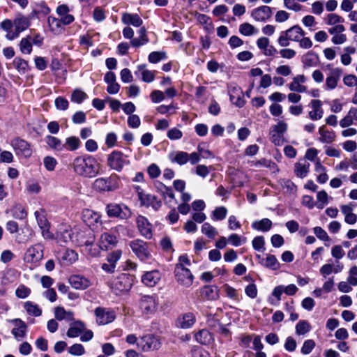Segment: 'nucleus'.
<instances>
[{
    "instance_id": "nucleus-13",
    "label": "nucleus",
    "mask_w": 357,
    "mask_h": 357,
    "mask_svg": "<svg viewBox=\"0 0 357 357\" xmlns=\"http://www.w3.org/2000/svg\"><path fill=\"white\" fill-rule=\"evenodd\" d=\"M342 73V70L339 68L331 69L326 78V82L324 86V89L326 91L335 89L337 86Z\"/></svg>"
},
{
    "instance_id": "nucleus-16",
    "label": "nucleus",
    "mask_w": 357,
    "mask_h": 357,
    "mask_svg": "<svg viewBox=\"0 0 357 357\" xmlns=\"http://www.w3.org/2000/svg\"><path fill=\"white\" fill-rule=\"evenodd\" d=\"M12 146L18 155L29 157L31 155L30 145L24 139L16 138L12 141Z\"/></svg>"
},
{
    "instance_id": "nucleus-38",
    "label": "nucleus",
    "mask_w": 357,
    "mask_h": 357,
    "mask_svg": "<svg viewBox=\"0 0 357 357\" xmlns=\"http://www.w3.org/2000/svg\"><path fill=\"white\" fill-rule=\"evenodd\" d=\"M137 68L139 71H142V79L144 82L151 83L155 79L156 73L155 70L146 69L144 65L138 66Z\"/></svg>"
},
{
    "instance_id": "nucleus-59",
    "label": "nucleus",
    "mask_w": 357,
    "mask_h": 357,
    "mask_svg": "<svg viewBox=\"0 0 357 357\" xmlns=\"http://www.w3.org/2000/svg\"><path fill=\"white\" fill-rule=\"evenodd\" d=\"M13 216L19 220H22L26 218L27 213L24 207L21 205H15L13 209Z\"/></svg>"
},
{
    "instance_id": "nucleus-37",
    "label": "nucleus",
    "mask_w": 357,
    "mask_h": 357,
    "mask_svg": "<svg viewBox=\"0 0 357 357\" xmlns=\"http://www.w3.org/2000/svg\"><path fill=\"white\" fill-rule=\"evenodd\" d=\"M202 296L208 300H216L218 295V289L215 286H205L202 291Z\"/></svg>"
},
{
    "instance_id": "nucleus-28",
    "label": "nucleus",
    "mask_w": 357,
    "mask_h": 357,
    "mask_svg": "<svg viewBox=\"0 0 357 357\" xmlns=\"http://www.w3.org/2000/svg\"><path fill=\"white\" fill-rule=\"evenodd\" d=\"M344 268V265L339 262L338 261H336L335 264H326L323 265L320 268V273L324 276L326 277L327 275H329L332 273H338L341 272Z\"/></svg>"
},
{
    "instance_id": "nucleus-54",
    "label": "nucleus",
    "mask_w": 357,
    "mask_h": 357,
    "mask_svg": "<svg viewBox=\"0 0 357 357\" xmlns=\"http://www.w3.org/2000/svg\"><path fill=\"white\" fill-rule=\"evenodd\" d=\"M119 177L115 174L106 178L108 191H113L119 188Z\"/></svg>"
},
{
    "instance_id": "nucleus-61",
    "label": "nucleus",
    "mask_w": 357,
    "mask_h": 357,
    "mask_svg": "<svg viewBox=\"0 0 357 357\" xmlns=\"http://www.w3.org/2000/svg\"><path fill=\"white\" fill-rule=\"evenodd\" d=\"M93 187L99 191H108L106 178L101 177L96 179L93 182Z\"/></svg>"
},
{
    "instance_id": "nucleus-4",
    "label": "nucleus",
    "mask_w": 357,
    "mask_h": 357,
    "mask_svg": "<svg viewBox=\"0 0 357 357\" xmlns=\"http://www.w3.org/2000/svg\"><path fill=\"white\" fill-rule=\"evenodd\" d=\"M130 161L128 156L119 151H114L107 155V166L118 172H120L124 166L128 165Z\"/></svg>"
},
{
    "instance_id": "nucleus-20",
    "label": "nucleus",
    "mask_w": 357,
    "mask_h": 357,
    "mask_svg": "<svg viewBox=\"0 0 357 357\" xmlns=\"http://www.w3.org/2000/svg\"><path fill=\"white\" fill-rule=\"evenodd\" d=\"M345 28L342 24L335 25L329 29L328 32L333 35L332 42L335 45L343 44L347 40V36L343 32Z\"/></svg>"
},
{
    "instance_id": "nucleus-52",
    "label": "nucleus",
    "mask_w": 357,
    "mask_h": 357,
    "mask_svg": "<svg viewBox=\"0 0 357 357\" xmlns=\"http://www.w3.org/2000/svg\"><path fill=\"white\" fill-rule=\"evenodd\" d=\"M13 65L20 73H25L28 69V62L21 58H15L13 61Z\"/></svg>"
},
{
    "instance_id": "nucleus-33",
    "label": "nucleus",
    "mask_w": 357,
    "mask_h": 357,
    "mask_svg": "<svg viewBox=\"0 0 357 357\" xmlns=\"http://www.w3.org/2000/svg\"><path fill=\"white\" fill-rule=\"evenodd\" d=\"M195 337L197 342L202 344H209L213 341L212 334L206 329L199 331L195 333Z\"/></svg>"
},
{
    "instance_id": "nucleus-21",
    "label": "nucleus",
    "mask_w": 357,
    "mask_h": 357,
    "mask_svg": "<svg viewBox=\"0 0 357 357\" xmlns=\"http://www.w3.org/2000/svg\"><path fill=\"white\" fill-rule=\"evenodd\" d=\"M272 15L271 8L267 6H261L255 8L251 13V16L258 22H265L268 20Z\"/></svg>"
},
{
    "instance_id": "nucleus-25",
    "label": "nucleus",
    "mask_w": 357,
    "mask_h": 357,
    "mask_svg": "<svg viewBox=\"0 0 357 357\" xmlns=\"http://www.w3.org/2000/svg\"><path fill=\"white\" fill-rule=\"evenodd\" d=\"M196 321L195 315L192 312H187L181 315L176 320V326L183 329L191 328Z\"/></svg>"
},
{
    "instance_id": "nucleus-56",
    "label": "nucleus",
    "mask_w": 357,
    "mask_h": 357,
    "mask_svg": "<svg viewBox=\"0 0 357 357\" xmlns=\"http://www.w3.org/2000/svg\"><path fill=\"white\" fill-rule=\"evenodd\" d=\"M227 210L225 206L217 207L213 211V219L215 220H222L225 218Z\"/></svg>"
},
{
    "instance_id": "nucleus-48",
    "label": "nucleus",
    "mask_w": 357,
    "mask_h": 357,
    "mask_svg": "<svg viewBox=\"0 0 357 357\" xmlns=\"http://www.w3.org/2000/svg\"><path fill=\"white\" fill-rule=\"evenodd\" d=\"M34 215L37 221L38 225L39 226L40 228L44 227H45L46 225L50 224L46 218L44 210L40 209L38 211H36L34 212Z\"/></svg>"
},
{
    "instance_id": "nucleus-18",
    "label": "nucleus",
    "mask_w": 357,
    "mask_h": 357,
    "mask_svg": "<svg viewBox=\"0 0 357 357\" xmlns=\"http://www.w3.org/2000/svg\"><path fill=\"white\" fill-rule=\"evenodd\" d=\"M30 24L31 22L29 17L18 15L14 20V25L17 33L15 35H10V33L7 34V38L12 40L14 38L17 37L18 33L26 29L30 26Z\"/></svg>"
},
{
    "instance_id": "nucleus-26",
    "label": "nucleus",
    "mask_w": 357,
    "mask_h": 357,
    "mask_svg": "<svg viewBox=\"0 0 357 357\" xmlns=\"http://www.w3.org/2000/svg\"><path fill=\"white\" fill-rule=\"evenodd\" d=\"M86 329L85 324L77 320L70 324V327L66 333L68 337L73 338L79 336Z\"/></svg>"
},
{
    "instance_id": "nucleus-23",
    "label": "nucleus",
    "mask_w": 357,
    "mask_h": 357,
    "mask_svg": "<svg viewBox=\"0 0 357 357\" xmlns=\"http://www.w3.org/2000/svg\"><path fill=\"white\" fill-rule=\"evenodd\" d=\"M161 273L158 270L145 273L142 277V282L147 287L155 286L161 279Z\"/></svg>"
},
{
    "instance_id": "nucleus-57",
    "label": "nucleus",
    "mask_w": 357,
    "mask_h": 357,
    "mask_svg": "<svg viewBox=\"0 0 357 357\" xmlns=\"http://www.w3.org/2000/svg\"><path fill=\"white\" fill-rule=\"evenodd\" d=\"M166 59V54L163 52H152L149 55V61L152 63H156Z\"/></svg>"
},
{
    "instance_id": "nucleus-62",
    "label": "nucleus",
    "mask_w": 357,
    "mask_h": 357,
    "mask_svg": "<svg viewBox=\"0 0 357 357\" xmlns=\"http://www.w3.org/2000/svg\"><path fill=\"white\" fill-rule=\"evenodd\" d=\"M314 234L316 235V236L324 241H331V238L328 235L327 232L321 227H315L313 229Z\"/></svg>"
},
{
    "instance_id": "nucleus-36",
    "label": "nucleus",
    "mask_w": 357,
    "mask_h": 357,
    "mask_svg": "<svg viewBox=\"0 0 357 357\" xmlns=\"http://www.w3.org/2000/svg\"><path fill=\"white\" fill-rule=\"evenodd\" d=\"M310 165L307 161H299L295 164L294 172L297 176L305 178L309 172Z\"/></svg>"
},
{
    "instance_id": "nucleus-17",
    "label": "nucleus",
    "mask_w": 357,
    "mask_h": 357,
    "mask_svg": "<svg viewBox=\"0 0 357 357\" xmlns=\"http://www.w3.org/2000/svg\"><path fill=\"white\" fill-rule=\"evenodd\" d=\"M14 325L11 333L17 341L22 340L26 334L27 326L26 323L20 319H14L10 321Z\"/></svg>"
},
{
    "instance_id": "nucleus-22",
    "label": "nucleus",
    "mask_w": 357,
    "mask_h": 357,
    "mask_svg": "<svg viewBox=\"0 0 357 357\" xmlns=\"http://www.w3.org/2000/svg\"><path fill=\"white\" fill-rule=\"evenodd\" d=\"M69 282L71 286L75 289H86L91 285V282L89 279L80 275H74L69 278Z\"/></svg>"
},
{
    "instance_id": "nucleus-41",
    "label": "nucleus",
    "mask_w": 357,
    "mask_h": 357,
    "mask_svg": "<svg viewBox=\"0 0 357 357\" xmlns=\"http://www.w3.org/2000/svg\"><path fill=\"white\" fill-rule=\"evenodd\" d=\"M272 225V222L268 218H264L259 221H255L252 224V227L253 229L256 230H260L262 231H268Z\"/></svg>"
},
{
    "instance_id": "nucleus-8",
    "label": "nucleus",
    "mask_w": 357,
    "mask_h": 357,
    "mask_svg": "<svg viewBox=\"0 0 357 357\" xmlns=\"http://www.w3.org/2000/svg\"><path fill=\"white\" fill-rule=\"evenodd\" d=\"M174 273L176 280L179 284L185 287L192 285L194 276L190 271L184 267L183 264H177L176 266Z\"/></svg>"
},
{
    "instance_id": "nucleus-64",
    "label": "nucleus",
    "mask_w": 357,
    "mask_h": 357,
    "mask_svg": "<svg viewBox=\"0 0 357 357\" xmlns=\"http://www.w3.org/2000/svg\"><path fill=\"white\" fill-rule=\"evenodd\" d=\"M86 98V94L79 89H75L71 96V100L77 103H81Z\"/></svg>"
},
{
    "instance_id": "nucleus-47",
    "label": "nucleus",
    "mask_w": 357,
    "mask_h": 357,
    "mask_svg": "<svg viewBox=\"0 0 357 357\" xmlns=\"http://www.w3.org/2000/svg\"><path fill=\"white\" fill-rule=\"evenodd\" d=\"M328 203V195L325 190H321L317 192L316 206L322 209Z\"/></svg>"
},
{
    "instance_id": "nucleus-60",
    "label": "nucleus",
    "mask_w": 357,
    "mask_h": 357,
    "mask_svg": "<svg viewBox=\"0 0 357 357\" xmlns=\"http://www.w3.org/2000/svg\"><path fill=\"white\" fill-rule=\"evenodd\" d=\"M228 242L234 246H239L246 242L245 238H242L236 234H232L228 237Z\"/></svg>"
},
{
    "instance_id": "nucleus-53",
    "label": "nucleus",
    "mask_w": 357,
    "mask_h": 357,
    "mask_svg": "<svg viewBox=\"0 0 357 357\" xmlns=\"http://www.w3.org/2000/svg\"><path fill=\"white\" fill-rule=\"evenodd\" d=\"M30 288L24 284H20L15 290V296L19 298H26L31 294Z\"/></svg>"
},
{
    "instance_id": "nucleus-49",
    "label": "nucleus",
    "mask_w": 357,
    "mask_h": 357,
    "mask_svg": "<svg viewBox=\"0 0 357 357\" xmlns=\"http://www.w3.org/2000/svg\"><path fill=\"white\" fill-rule=\"evenodd\" d=\"M139 36L138 38H134L131 40V44L134 47L141 46L148 42L146 35V29L142 27L139 31Z\"/></svg>"
},
{
    "instance_id": "nucleus-10",
    "label": "nucleus",
    "mask_w": 357,
    "mask_h": 357,
    "mask_svg": "<svg viewBox=\"0 0 357 357\" xmlns=\"http://www.w3.org/2000/svg\"><path fill=\"white\" fill-rule=\"evenodd\" d=\"M82 218L83 222L93 230L98 229L102 225L101 215L89 208L82 211Z\"/></svg>"
},
{
    "instance_id": "nucleus-29",
    "label": "nucleus",
    "mask_w": 357,
    "mask_h": 357,
    "mask_svg": "<svg viewBox=\"0 0 357 357\" xmlns=\"http://www.w3.org/2000/svg\"><path fill=\"white\" fill-rule=\"evenodd\" d=\"M231 101L238 107H243L245 101L243 98V92L238 86H234L229 91Z\"/></svg>"
},
{
    "instance_id": "nucleus-50",
    "label": "nucleus",
    "mask_w": 357,
    "mask_h": 357,
    "mask_svg": "<svg viewBox=\"0 0 357 357\" xmlns=\"http://www.w3.org/2000/svg\"><path fill=\"white\" fill-rule=\"evenodd\" d=\"M202 232L210 238H213L218 234L217 229L208 222H205L202 226Z\"/></svg>"
},
{
    "instance_id": "nucleus-24",
    "label": "nucleus",
    "mask_w": 357,
    "mask_h": 357,
    "mask_svg": "<svg viewBox=\"0 0 357 357\" xmlns=\"http://www.w3.org/2000/svg\"><path fill=\"white\" fill-rule=\"evenodd\" d=\"M136 221L140 234L146 238L150 239L152 236V231L151 225L148 220L142 215H139Z\"/></svg>"
},
{
    "instance_id": "nucleus-32",
    "label": "nucleus",
    "mask_w": 357,
    "mask_h": 357,
    "mask_svg": "<svg viewBox=\"0 0 357 357\" xmlns=\"http://www.w3.org/2000/svg\"><path fill=\"white\" fill-rule=\"evenodd\" d=\"M54 317L59 321H73L74 313L72 311L66 310L63 307L58 306L54 309Z\"/></svg>"
},
{
    "instance_id": "nucleus-5",
    "label": "nucleus",
    "mask_w": 357,
    "mask_h": 357,
    "mask_svg": "<svg viewBox=\"0 0 357 357\" xmlns=\"http://www.w3.org/2000/svg\"><path fill=\"white\" fill-rule=\"evenodd\" d=\"M129 246L140 260L146 261L151 259V255L146 242L141 239H135L129 243Z\"/></svg>"
},
{
    "instance_id": "nucleus-1",
    "label": "nucleus",
    "mask_w": 357,
    "mask_h": 357,
    "mask_svg": "<svg viewBox=\"0 0 357 357\" xmlns=\"http://www.w3.org/2000/svg\"><path fill=\"white\" fill-rule=\"evenodd\" d=\"M72 167L75 174L85 178H94L100 173V163L92 155H85L76 157Z\"/></svg>"
},
{
    "instance_id": "nucleus-43",
    "label": "nucleus",
    "mask_w": 357,
    "mask_h": 357,
    "mask_svg": "<svg viewBox=\"0 0 357 357\" xmlns=\"http://www.w3.org/2000/svg\"><path fill=\"white\" fill-rule=\"evenodd\" d=\"M78 259V255L73 250H67L62 256L64 265H70Z\"/></svg>"
},
{
    "instance_id": "nucleus-30",
    "label": "nucleus",
    "mask_w": 357,
    "mask_h": 357,
    "mask_svg": "<svg viewBox=\"0 0 357 357\" xmlns=\"http://www.w3.org/2000/svg\"><path fill=\"white\" fill-rule=\"evenodd\" d=\"M121 21L124 24L132 25L139 27L142 24V20L137 14L124 13L122 14Z\"/></svg>"
},
{
    "instance_id": "nucleus-14",
    "label": "nucleus",
    "mask_w": 357,
    "mask_h": 357,
    "mask_svg": "<svg viewBox=\"0 0 357 357\" xmlns=\"http://www.w3.org/2000/svg\"><path fill=\"white\" fill-rule=\"evenodd\" d=\"M73 233L70 226L61 225L58 227L54 238L60 244L66 243L72 240Z\"/></svg>"
},
{
    "instance_id": "nucleus-12",
    "label": "nucleus",
    "mask_w": 357,
    "mask_h": 357,
    "mask_svg": "<svg viewBox=\"0 0 357 357\" xmlns=\"http://www.w3.org/2000/svg\"><path fill=\"white\" fill-rule=\"evenodd\" d=\"M137 347L142 351H149L151 350L158 349L160 347L159 339L153 335L149 334L143 336L137 343Z\"/></svg>"
},
{
    "instance_id": "nucleus-35",
    "label": "nucleus",
    "mask_w": 357,
    "mask_h": 357,
    "mask_svg": "<svg viewBox=\"0 0 357 357\" xmlns=\"http://www.w3.org/2000/svg\"><path fill=\"white\" fill-rule=\"evenodd\" d=\"M23 307L27 314L33 317H40L42 314L41 308L36 303L31 301H26L23 304Z\"/></svg>"
},
{
    "instance_id": "nucleus-27",
    "label": "nucleus",
    "mask_w": 357,
    "mask_h": 357,
    "mask_svg": "<svg viewBox=\"0 0 357 357\" xmlns=\"http://www.w3.org/2000/svg\"><path fill=\"white\" fill-rule=\"evenodd\" d=\"M318 132L320 136L319 140L323 144H331L335 140V132L327 129L326 126L319 127Z\"/></svg>"
},
{
    "instance_id": "nucleus-39",
    "label": "nucleus",
    "mask_w": 357,
    "mask_h": 357,
    "mask_svg": "<svg viewBox=\"0 0 357 357\" xmlns=\"http://www.w3.org/2000/svg\"><path fill=\"white\" fill-rule=\"evenodd\" d=\"M170 159L172 162L183 165L188 162L189 154L184 151H177L170 155Z\"/></svg>"
},
{
    "instance_id": "nucleus-63",
    "label": "nucleus",
    "mask_w": 357,
    "mask_h": 357,
    "mask_svg": "<svg viewBox=\"0 0 357 357\" xmlns=\"http://www.w3.org/2000/svg\"><path fill=\"white\" fill-rule=\"evenodd\" d=\"M68 352L73 356H82L85 353V349L82 344H74L69 347Z\"/></svg>"
},
{
    "instance_id": "nucleus-2",
    "label": "nucleus",
    "mask_w": 357,
    "mask_h": 357,
    "mask_svg": "<svg viewBox=\"0 0 357 357\" xmlns=\"http://www.w3.org/2000/svg\"><path fill=\"white\" fill-rule=\"evenodd\" d=\"M159 306L158 298L155 295H144L138 302V307L142 315L150 318L155 314Z\"/></svg>"
},
{
    "instance_id": "nucleus-3",
    "label": "nucleus",
    "mask_w": 357,
    "mask_h": 357,
    "mask_svg": "<svg viewBox=\"0 0 357 357\" xmlns=\"http://www.w3.org/2000/svg\"><path fill=\"white\" fill-rule=\"evenodd\" d=\"M133 283V276L127 273H121L113 278L109 283V287L116 294L119 295L128 291Z\"/></svg>"
},
{
    "instance_id": "nucleus-15",
    "label": "nucleus",
    "mask_w": 357,
    "mask_h": 357,
    "mask_svg": "<svg viewBox=\"0 0 357 357\" xmlns=\"http://www.w3.org/2000/svg\"><path fill=\"white\" fill-rule=\"evenodd\" d=\"M118 243L117 237L111 232L102 233L99 238V248L102 250H109L114 248Z\"/></svg>"
},
{
    "instance_id": "nucleus-40",
    "label": "nucleus",
    "mask_w": 357,
    "mask_h": 357,
    "mask_svg": "<svg viewBox=\"0 0 357 357\" xmlns=\"http://www.w3.org/2000/svg\"><path fill=\"white\" fill-rule=\"evenodd\" d=\"M45 140L46 144L54 150L62 151L65 147V144H63L61 141L55 137L47 135Z\"/></svg>"
},
{
    "instance_id": "nucleus-9",
    "label": "nucleus",
    "mask_w": 357,
    "mask_h": 357,
    "mask_svg": "<svg viewBox=\"0 0 357 357\" xmlns=\"http://www.w3.org/2000/svg\"><path fill=\"white\" fill-rule=\"evenodd\" d=\"M43 258V245L37 243L27 248L24 255V260L27 264L36 265Z\"/></svg>"
},
{
    "instance_id": "nucleus-55",
    "label": "nucleus",
    "mask_w": 357,
    "mask_h": 357,
    "mask_svg": "<svg viewBox=\"0 0 357 357\" xmlns=\"http://www.w3.org/2000/svg\"><path fill=\"white\" fill-rule=\"evenodd\" d=\"M197 20L202 24L205 25V28L206 29H210L213 26L211 18L204 14L197 13L196 14Z\"/></svg>"
},
{
    "instance_id": "nucleus-46",
    "label": "nucleus",
    "mask_w": 357,
    "mask_h": 357,
    "mask_svg": "<svg viewBox=\"0 0 357 357\" xmlns=\"http://www.w3.org/2000/svg\"><path fill=\"white\" fill-rule=\"evenodd\" d=\"M310 324L305 320H300L296 325V333L298 335H303L310 330Z\"/></svg>"
},
{
    "instance_id": "nucleus-45",
    "label": "nucleus",
    "mask_w": 357,
    "mask_h": 357,
    "mask_svg": "<svg viewBox=\"0 0 357 357\" xmlns=\"http://www.w3.org/2000/svg\"><path fill=\"white\" fill-rule=\"evenodd\" d=\"M50 31L55 34H59L63 30L61 22L60 20L54 17H49L47 19Z\"/></svg>"
},
{
    "instance_id": "nucleus-42",
    "label": "nucleus",
    "mask_w": 357,
    "mask_h": 357,
    "mask_svg": "<svg viewBox=\"0 0 357 357\" xmlns=\"http://www.w3.org/2000/svg\"><path fill=\"white\" fill-rule=\"evenodd\" d=\"M315 172L319 174L317 176V181L319 183H325L328 179V176L326 172V168L321 164L319 160H317L315 164Z\"/></svg>"
},
{
    "instance_id": "nucleus-51",
    "label": "nucleus",
    "mask_w": 357,
    "mask_h": 357,
    "mask_svg": "<svg viewBox=\"0 0 357 357\" xmlns=\"http://www.w3.org/2000/svg\"><path fill=\"white\" fill-rule=\"evenodd\" d=\"M20 51L23 54H30L32 51V43L31 37H26L22 39L20 44Z\"/></svg>"
},
{
    "instance_id": "nucleus-34",
    "label": "nucleus",
    "mask_w": 357,
    "mask_h": 357,
    "mask_svg": "<svg viewBox=\"0 0 357 357\" xmlns=\"http://www.w3.org/2000/svg\"><path fill=\"white\" fill-rule=\"evenodd\" d=\"M291 40L298 42L305 34L303 29L298 25H294L285 31Z\"/></svg>"
},
{
    "instance_id": "nucleus-19",
    "label": "nucleus",
    "mask_w": 357,
    "mask_h": 357,
    "mask_svg": "<svg viewBox=\"0 0 357 357\" xmlns=\"http://www.w3.org/2000/svg\"><path fill=\"white\" fill-rule=\"evenodd\" d=\"M322 102L318 99H312L310 102L312 110L308 112V117L312 121H318L323 117L324 110Z\"/></svg>"
},
{
    "instance_id": "nucleus-58",
    "label": "nucleus",
    "mask_w": 357,
    "mask_h": 357,
    "mask_svg": "<svg viewBox=\"0 0 357 357\" xmlns=\"http://www.w3.org/2000/svg\"><path fill=\"white\" fill-rule=\"evenodd\" d=\"M83 235L81 236L82 239H77L76 243L79 246L87 247L89 245H93L95 242V236L93 234H89V236L85 238H83Z\"/></svg>"
},
{
    "instance_id": "nucleus-31",
    "label": "nucleus",
    "mask_w": 357,
    "mask_h": 357,
    "mask_svg": "<svg viewBox=\"0 0 357 357\" xmlns=\"http://www.w3.org/2000/svg\"><path fill=\"white\" fill-rule=\"evenodd\" d=\"M302 62L305 68L314 67L318 65L319 56L315 52L309 51L303 56Z\"/></svg>"
},
{
    "instance_id": "nucleus-6",
    "label": "nucleus",
    "mask_w": 357,
    "mask_h": 357,
    "mask_svg": "<svg viewBox=\"0 0 357 357\" xmlns=\"http://www.w3.org/2000/svg\"><path fill=\"white\" fill-rule=\"evenodd\" d=\"M105 210L109 218L125 220L128 219L132 215L130 209L123 204H109L107 205Z\"/></svg>"
},
{
    "instance_id": "nucleus-7",
    "label": "nucleus",
    "mask_w": 357,
    "mask_h": 357,
    "mask_svg": "<svg viewBox=\"0 0 357 357\" xmlns=\"http://www.w3.org/2000/svg\"><path fill=\"white\" fill-rule=\"evenodd\" d=\"M136 191L142 206H151L155 211L161 207V200L158 199L154 195L145 193L139 186L136 187Z\"/></svg>"
},
{
    "instance_id": "nucleus-11",
    "label": "nucleus",
    "mask_w": 357,
    "mask_h": 357,
    "mask_svg": "<svg viewBox=\"0 0 357 357\" xmlns=\"http://www.w3.org/2000/svg\"><path fill=\"white\" fill-rule=\"evenodd\" d=\"M96 316V321L98 325H106L112 323L116 318L115 313L113 310L98 307L94 310Z\"/></svg>"
},
{
    "instance_id": "nucleus-44",
    "label": "nucleus",
    "mask_w": 357,
    "mask_h": 357,
    "mask_svg": "<svg viewBox=\"0 0 357 357\" xmlns=\"http://www.w3.org/2000/svg\"><path fill=\"white\" fill-rule=\"evenodd\" d=\"M239 33L245 36H250L257 33L258 30L251 24L245 22L239 26Z\"/></svg>"
}]
</instances>
